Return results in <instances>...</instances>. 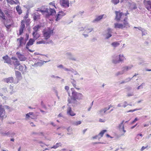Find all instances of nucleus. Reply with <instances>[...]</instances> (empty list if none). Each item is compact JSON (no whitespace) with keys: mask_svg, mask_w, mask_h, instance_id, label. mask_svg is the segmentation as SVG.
<instances>
[{"mask_svg":"<svg viewBox=\"0 0 151 151\" xmlns=\"http://www.w3.org/2000/svg\"><path fill=\"white\" fill-rule=\"evenodd\" d=\"M71 90L72 95L70 96V93H68V95L70 97L68 98V104H71L73 107H76L80 104V101L83 99V96L82 93L76 91L74 88H71Z\"/></svg>","mask_w":151,"mask_h":151,"instance_id":"1","label":"nucleus"},{"mask_svg":"<svg viewBox=\"0 0 151 151\" xmlns=\"http://www.w3.org/2000/svg\"><path fill=\"white\" fill-rule=\"evenodd\" d=\"M104 33L103 34V36L105 37V39H108L112 36V29L108 28L105 30Z\"/></svg>","mask_w":151,"mask_h":151,"instance_id":"2","label":"nucleus"},{"mask_svg":"<svg viewBox=\"0 0 151 151\" xmlns=\"http://www.w3.org/2000/svg\"><path fill=\"white\" fill-rule=\"evenodd\" d=\"M43 34L45 39L47 40L50 37L51 35L53 34V30L49 29L47 31H44Z\"/></svg>","mask_w":151,"mask_h":151,"instance_id":"3","label":"nucleus"},{"mask_svg":"<svg viewBox=\"0 0 151 151\" xmlns=\"http://www.w3.org/2000/svg\"><path fill=\"white\" fill-rule=\"evenodd\" d=\"M59 3L61 6L65 8H67L69 6V0H60Z\"/></svg>","mask_w":151,"mask_h":151,"instance_id":"4","label":"nucleus"},{"mask_svg":"<svg viewBox=\"0 0 151 151\" xmlns=\"http://www.w3.org/2000/svg\"><path fill=\"white\" fill-rule=\"evenodd\" d=\"M65 55L67 58L69 60L75 61H78L76 58L73 57V55L71 52H66Z\"/></svg>","mask_w":151,"mask_h":151,"instance_id":"5","label":"nucleus"},{"mask_svg":"<svg viewBox=\"0 0 151 151\" xmlns=\"http://www.w3.org/2000/svg\"><path fill=\"white\" fill-rule=\"evenodd\" d=\"M66 13H64L63 11H59L57 14L55 21H58L61 19L63 16L66 15Z\"/></svg>","mask_w":151,"mask_h":151,"instance_id":"6","label":"nucleus"},{"mask_svg":"<svg viewBox=\"0 0 151 151\" xmlns=\"http://www.w3.org/2000/svg\"><path fill=\"white\" fill-rule=\"evenodd\" d=\"M17 58L20 61H25L27 59V58L24 55L22 54L20 52H17L16 53Z\"/></svg>","mask_w":151,"mask_h":151,"instance_id":"7","label":"nucleus"},{"mask_svg":"<svg viewBox=\"0 0 151 151\" xmlns=\"http://www.w3.org/2000/svg\"><path fill=\"white\" fill-rule=\"evenodd\" d=\"M144 4L146 8L149 11H151V1H144Z\"/></svg>","mask_w":151,"mask_h":151,"instance_id":"8","label":"nucleus"},{"mask_svg":"<svg viewBox=\"0 0 151 151\" xmlns=\"http://www.w3.org/2000/svg\"><path fill=\"white\" fill-rule=\"evenodd\" d=\"M106 131V130L104 129L102 130L98 135L93 137L92 138L93 139L98 138L99 140V139L103 136L104 134Z\"/></svg>","mask_w":151,"mask_h":151,"instance_id":"9","label":"nucleus"},{"mask_svg":"<svg viewBox=\"0 0 151 151\" xmlns=\"http://www.w3.org/2000/svg\"><path fill=\"white\" fill-rule=\"evenodd\" d=\"M1 134L3 136H9L11 137H13L15 135V133L14 132H12L11 131H9L7 132H1Z\"/></svg>","mask_w":151,"mask_h":151,"instance_id":"10","label":"nucleus"},{"mask_svg":"<svg viewBox=\"0 0 151 151\" xmlns=\"http://www.w3.org/2000/svg\"><path fill=\"white\" fill-rule=\"evenodd\" d=\"M69 104H68V107L67 109V114L68 115H70L71 116H75L76 115V114L73 111L70 106H69Z\"/></svg>","mask_w":151,"mask_h":151,"instance_id":"11","label":"nucleus"},{"mask_svg":"<svg viewBox=\"0 0 151 151\" xmlns=\"http://www.w3.org/2000/svg\"><path fill=\"white\" fill-rule=\"evenodd\" d=\"M115 12L116 15L115 19L117 21L119 22L122 16L124 14L122 12H120L118 11H115Z\"/></svg>","mask_w":151,"mask_h":151,"instance_id":"12","label":"nucleus"},{"mask_svg":"<svg viewBox=\"0 0 151 151\" xmlns=\"http://www.w3.org/2000/svg\"><path fill=\"white\" fill-rule=\"evenodd\" d=\"M124 122V120L122 121L119 124L117 127L120 131H122L124 132V133H125L126 132V130L124 129V125L123 124Z\"/></svg>","mask_w":151,"mask_h":151,"instance_id":"13","label":"nucleus"},{"mask_svg":"<svg viewBox=\"0 0 151 151\" xmlns=\"http://www.w3.org/2000/svg\"><path fill=\"white\" fill-rule=\"evenodd\" d=\"M17 41H19V45L18 46L19 47L23 46V45H25L26 42H24V38L22 37H20L19 38L17 39Z\"/></svg>","mask_w":151,"mask_h":151,"instance_id":"14","label":"nucleus"},{"mask_svg":"<svg viewBox=\"0 0 151 151\" xmlns=\"http://www.w3.org/2000/svg\"><path fill=\"white\" fill-rule=\"evenodd\" d=\"M112 62L114 64H116L119 63L118 55H113L112 56Z\"/></svg>","mask_w":151,"mask_h":151,"instance_id":"15","label":"nucleus"},{"mask_svg":"<svg viewBox=\"0 0 151 151\" xmlns=\"http://www.w3.org/2000/svg\"><path fill=\"white\" fill-rule=\"evenodd\" d=\"M2 58L4 60V63H7L10 65H12L11 59L8 55L3 56Z\"/></svg>","mask_w":151,"mask_h":151,"instance_id":"16","label":"nucleus"},{"mask_svg":"<svg viewBox=\"0 0 151 151\" xmlns=\"http://www.w3.org/2000/svg\"><path fill=\"white\" fill-rule=\"evenodd\" d=\"M20 71H22L23 73L26 72L27 70V68L24 64L23 65H20L19 66L18 69Z\"/></svg>","mask_w":151,"mask_h":151,"instance_id":"17","label":"nucleus"},{"mask_svg":"<svg viewBox=\"0 0 151 151\" xmlns=\"http://www.w3.org/2000/svg\"><path fill=\"white\" fill-rule=\"evenodd\" d=\"M123 25L124 28H128L130 27V25L127 21V18L126 17L123 20Z\"/></svg>","mask_w":151,"mask_h":151,"instance_id":"18","label":"nucleus"},{"mask_svg":"<svg viewBox=\"0 0 151 151\" xmlns=\"http://www.w3.org/2000/svg\"><path fill=\"white\" fill-rule=\"evenodd\" d=\"M35 41V40H34L33 39H30L26 45V49H28V47L33 45Z\"/></svg>","mask_w":151,"mask_h":151,"instance_id":"19","label":"nucleus"},{"mask_svg":"<svg viewBox=\"0 0 151 151\" xmlns=\"http://www.w3.org/2000/svg\"><path fill=\"white\" fill-rule=\"evenodd\" d=\"M14 79L12 77H9L4 79L3 81L6 83H12L14 82Z\"/></svg>","mask_w":151,"mask_h":151,"instance_id":"20","label":"nucleus"},{"mask_svg":"<svg viewBox=\"0 0 151 151\" xmlns=\"http://www.w3.org/2000/svg\"><path fill=\"white\" fill-rule=\"evenodd\" d=\"M5 111L3 106H0V117H3L5 114Z\"/></svg>","mask_w":151,"mask_h":151,"instance_id":"21","label":"nucleus"},{"mask_svg":"<svg viewBox=\"0 0 151 151\" xmlns=\"http://www.w3.org/2000/svg\"><path fill=\"white\" fill-rule=\"evenodd\" d=\"M133 67L132 65L126 66L122 68V71L124 73V72L130 70Z\"/></svg>","mask_w":151,"mask_h":151,"instance_id":"22","label":"nucleus"},{"mask_svg":"<svg viewBox=\"0 0 151 151\" xmlns=\"http://www.w3.org/2000/svg\"><path fill=\"white\" fill-rule=\"evenodd\" d=\"M15 76L18 80L19 81L22 79L21 73L19 71H15Z\"/></svg>","mask_w":151,"mask_h":151,"instance_id":"23","label":"nucleus"},{"mask_svg":"<svg viewBox=\"0 0 151 151\" xmlns=\"http://www.w3.org/2000/svg\"><path fill=\"white\" fill-rule=\"evenodd\" d=\"M48 11L49 9L45 6H42L41 9L39 10V11L41 12L42 13H47V12H48Z\"/></svg>","mask_w":151,"mask_h":151,"instance_id":"24","label":"nucleus"},{"mask_svg":"<svg viewBox=\"0 0 151 151\" xmlns=\"http://www.w3.org/2000/svg\"><path fill=\"white\" fill-rule=\"evenodd\" d=\"M56 12L54 9H49L48 12L47 13L49 16L53 15L55 14Z\"/></svg>","mask_w":151,"mask_h":151,"instance_id":"25","label":"nucleus"},{"mask_svg":"<svg viewBox=\"0 0 151 151\" xmlns=\"http://www.w3.org/2000/svg\"><path fill=\"white\" fill-rule=\"evenodd\" d=\"M119 63L124 62V60L126 59L125 57L123 54H120L118 55Z\"/></svg>","mask_w":151,"mask_h":151,"instance_id":"26","label":"nucleus"},{"mask_svg":"<svg viewBox=\"0 0 151 151\" xmlns=\"http://www.w3.org/2000/svg\"><path fill=\"white\" fill-rule=\"evenodd\" d=\"M114 28L116 29L119 28L123 29L124 28L122 24H119L116 23L114 24Z\"/></svg>","mask_w":151,"mask_h":151,"instance_id":"27","label":"nucleus"},{"mask_svg":"<svg viewBox=\"0 0 151 151\" xmlns=\"http://www.w3.org/2000/svg\"><path fill=\"white\" fill-rule=\"evenodd\" d=\"M104 15L97 16L96 18L92 21V22L95 23L99 21L103 18Z\"/></svg>","mask_w":151,"mask_h":151,"instance_id":"28","label":"nucleus"},{"mask_svg":"<svg viewBox=\"0 0 151 151\" xmlns=\"http://www.w3.org/2000/svg\"><path fill=\"white\" fill-rule=\"evenodd\" d=\"M34 20L35 21H37L40 19V15L37 12L34 13L33 16Z\"/></svg>","mask_w":151,"mask_h":151,"instance_id":"29","label":"nucleus"},{"mask_svg":"<svg viewBox=\"0 0 151 151\" xmlns=\"http://www.w3.org/2000/svg\"><path fill=\"white\" fill-rule=\"evenodd\" d=\"M13 63L14 65V69H17V67L19 66L20 65V63H19V61L17 60H16L15 61H13Z\"/></svg>","mask_w":151,"mask_h":151,"instance_id":"30","label":"nucleus"},{"mask_svg":"<svg viewBox=\"0 0 151 151\" xmlns=\"http://www.w3.org/2000/svg\"><path fill=\"white\" fill-rule=\"evenodd\" d=\"M32 35L33 37V39L35 40L37 39L40 37V35L37 33V32H36L35 33V32H33L32 33Z\"/></svg>","mask_w":151,"mask_h":151,"instance_id":"31","label":"nucleus"},{"mask_svg":"<svg viewBox=\"0 0 151 151\" xmlns=\"http://www.w3.org/2000/svg\"><path fill=\"white\" fill-rule=\"evenodd\" d=\"M25 27V24H21L20 26V28L19 29V34L21 35L23 32V29Z\"/></svg>","mask_w":151,"mask_h":151,"instance_id":"32","label":"nucleus"},{"mask_svg":"<svg viewBox=\"0 0 151 151\" xmlns=\"http://www.w3.org/2000/svg\"><path fill=\"white\" fill-rule=\"evenodd\" d=\"M81 121H72L71 122V123L72 125L76 126L80 124L81 123Z\"/></svg>","mask_w":151,"mask_h":151,"instance_id":"33","label":"nucleus"},{"mask_svg":"<svg viewBox=\"0 0 151 151\" xmlns=\"http://www.w3.org/2000/svg\"><path fill=\"white\" fill-rule=\"evenodd\" d=\"M16 9L19 14L20 15L22 13L21 7L19 6H17L16 7Z\"/></svg>","mask_w":151,"mask_h":151,"instance_id":"34","label":"nucleus"},{"mask_svg":"<svg viewBox=\"0 0 151 151\" xmlns=\"http://www.w3.org/2000/svg\"><path fill=\"white\" fill-rule=\"evenodd\" d=\"M43 64V63L41 62H38L37 63H35L34 64H32V66L34 67H36L39 66H41Z\"/></svg>","mask_w":151,"mask_h":151,"instance_id":"35","label":"nucleus"},{"mask_svg":"<svg viewBox=\"0 0 151 151\" xmlns=\"http://www.w3.org/2000/svg\"><path fill=\"white\" fill-rule=\"evenodd\" d=\"M40 27L41 26L39 25L35 26L33 27V29L34 30V31L33 32H35V33L37 32L38 31V29H40Z\"/></svg>","mask_w":151,"mask_h":151,"instance_id":"36","label":"nucleus"},{"mask_svg":"<svg viewBox=\"0 0 151 151\" xmlns=\"http://www.w3.org/2000/svg\"><path fill=\"white\" fill-rule=\"evenodd\" d=\"M93 30V29L92 27H88L85 29V31L88 34L92 32Z\"/></svg>","mask_w":151,"mask_h":151,"instance_id":"37","label":"nucleus"},{"mask_svg":"<svg viewBox=\"0 0 151 151\" xmlns=\"http://www.w3.org/2000/svg\"><path fill=\"white\" fill-rule=\"evenodd\" d=\"M70 79V82L72 84L73 86L74 87H76V81L72 78H71Z\"/></svg>","mask_w":151,"mask_h":151,"instance_id":"38","label":"nucleus"},{"mask_svg":"<svg viewBox=\"0 0 151 151\" xmlns=\"http://www.w3.org/2000/svg\"><path fill=\"white\" fill-rule=\"evenodd\" d=\"M0 12V17L3 20H5V17L3 12L2 11Z\"/></svg>","mask_w":151,"mask_h":151,"instance_id":"39","label":"nucleus"},{"mask_svg":"<svg viewBox=\"0 0 151 151\" xmlns=\"http://www.w3.org/2000/svg\"><path fill=\"white\" fill-rule=\"evenodd\" d=\"M119 45V43L117 42H114L111 44V45L114 47H116Z\"/></svg>","mask_w":151,"mask_h":151,"instance_id":"40","label":"nucleus"},{"mask_svg":"<svg viewBox=\"0 0 151 151\" xmlns=\"http://www.w3.org/2000/svg\"><path fill=\"white\" fill-rule=\"evenodd\" d=\"M139 62L138 63L139 65H142V64L143 63H145V62L144 60L142 58H139Z\"/></svg>","mask_w":151,"mask_h":151,"instance_id":"41","label":"nucleus"},{"mask_svg":"<svg viewBox=\"0 0 151 151\" xmlns=\"http://www.w3.org/2000/svg\"><path fill=\"white\" fill-rule=\"evenodd\" d=\"M61 143L60 142L57 143L56 145H54L53 147H51V148H54L56 149L57 147H58L60 144Z\"/></svg>","mask_w":151,"mask_h":151,"instance_id":"42","label":"nucleus"},{"mask_svg":"<svg viewBox=\"0 0 151 151\" xmlns=\"http://www.w3.org/2000/svg\"><path fill=\"white\" fill-rule=\"evenodd\" d=\"M107 111L106 109V108H105L104 109H102L100 110V111H99V112L101 114L103 112H104V113H105L106 111Z\"/></svg>","mask_w":151,"mask_h":151,"instance_id":"43","label":"nucleus"},{"mask_svg":"<svg viewBox=\"0 0 151 151\" xmlns=\"http://www.w3.org/2000/svg\"><path fill=\"white\" fill-rule=\"evenodd\" d=\"M119 0H111V2L114 5L117 4L119 2Z\"/></svg>","mask_w":151,"mask_h":151,"instance_id":"44","label":"nucleus"},{"mask_svg":"<svg viewBox=\"0 0 151 151\" xmlns=\"http://www.w3.org/2000/svg\"><path fill=\"white\" fill-rule=\"evenodd\" d=\"M123 74H124L123 73V72L122 70V71H118L115 74V76H118L119 75H122Z\"/></svg>","mask_w":151,"mask_h":151,"instance_id":"45","label":"nucleus"},{"mask_svg":"<svg viewBox=\"0 0 151 151\" xmlns=\"http://www.w3.org/2000/svg\"><path fill=\"white\" fill-rule=\"evenodd\" d=\"M141 32L142 36L145 35L147 34L146 30L144 29H143Z\"/></svg>","mask_w":151,"mask_h":151,"instance_id":"46","label":"nucleus"},{"mask_svg":"<svg viewBox=\"0 0 151 151\" xmlns=\"http://www.w3.org/2000/svg\"><path fill=\"white\" fill-rule=\"evenodd\" d=\"M45 41L44 40H42L38 42H36V44H39L42 43L45 44Z\"/></svg>","mask_w":151,"mask_h":151,"instance_id":"47","label":"nucleus"},{"mask_svg":"<svg viewBox=\"0 0 151 151\" xmlns=\"http://www.w3.org/2000/svg\"><path fill=\"white\" fill-rule=\"evenodd\" d=\"M64 70L65 71H71L72 72V71H73V68L69 69L68 68H64Z\"/></svg>","mask_w":151,"mask_h":151,"instance_id":"48","label":"nucleus"},{"mask_svg":"<svg viewBox=\"0 0 151 151\" xmlns=\"http://www.w3.org/2000/svg\"><path fill=\"white\" fill-rule=\"evenodd\" d=\"M41 105L44 108L45 110L47 109V108L46 106L44 104L43 102L42 101L41 102Z\"/></svg>","mask_w":151,"mask_h":151,"instance_id":"49","label":"nucleus"},{"mask_svg":"<svg viewBox=\"0 0 151 151\" xmlns=\"http://www.w3.org/2000/svg\"><path fill=\"white\" fill-rule=\"evenodd\" d=\"M137 8V7L136 5V4H133L132 6V10H133L134 9H135Z\"/></svg>","mask_w":151,"mask_h":151,"instance_id":"50","label":"nucleus"},{"mask_svg":"<svg viewBox=\"0 0 151 151\" xmlns=\"http://www.w3.org/2000/svg\"><path fill=\"white\" fill-rule=\"evenodd\" d=\"M30 19H28L26 20L25 22L26 23V25H27V26L29 24L30 22Z\"/></svg>","mask_w":151,"mask_h":151,"instance_id":"51","label":"nucleus"},{"mask_svg":"<svg viewBox=\"0 0 151 151\" xmlns=\"http://www.w3.org/2000/svg\"><path fill=\"white\" fill-rule=\"evenodd\" d=\"M2 90L5 93H6L8 92L6 87L3 88H2Z\"/></svg>","mask_w":151,"mask_h":151,"instance_id":"52","label":"nucleus"},{"mask_svg":"<svg viewBox=\"0 0 151 151\" xmlns=\"http://www.w3.org/2000/svg\"><path fill=\"white\" fill-rule=\"evenodd\" d=\"M26 38L25 39V40L26 42L28 40L29 38V35L27 34L26 33L25 35Z\"/></svg>","mask_w":151,"mask_h":151,"instance_id":"53","label":"nucleus"},{"mask_svg":"<svg viewBox=\"0 0 151 151\" xmlns=\"http://www.w3.org/2000/svg\"><path fill=\"white\" fill-rule=\"evenodd\" d=\"M132 79V78H127L126 79H125V81H126V82L127 83V82H128L129 81H130Z\"/></svg>","mask_w":151,"mask_h":151,"instance_id":"54","label":"nucleus"},{"mask_svg":"<svg viewBox=\"0 0 151 151\" xmlns=\"http://www.w3.org/2000/svg\"><path fill=\"white\" fill-rule=\"evenodd\" d=\"M134 28H137L139 30L141 31H142V30L143 29V28H142L141 27H134Z\"/></svg>","mask_w":151,"mask_h":151,"instance_id":"55","label":"nucleus"},{"mask_svg":"<svg viewBox=\"0 0 151 151\" xmlns=\"http://www.w3.org/2000/svg\"><path fill=\"white\" fill-rule=\"evenodd\" d=\"M128 105V104H127V103L126 101H124V104L123 105V106L124 108H125Z\"/></svg>","mask_w":151,"mask_h":151,"instance_id":"56","label":"nucleus"},{"mask_svg":"<svg viewBox=\"0 0 151 151\" xmlns=\"http://www.w3.org/2000/svg\"><path fill=\"white\" fill-rule=\"evenodd\" d=\"M16 1H14L13 0H12V1L15 4H17L18 3H19V2L18 0H15Z\"/></svg>","mask_w":151,"mask_h":151,"instance_id":"57","label":"nucleus"},{"mask_svg":"<svg viewBox=\"0 0 151 151\" xmlns=\"http://www.w3.org/2000/svg\"><path fill=\"white\" fill-rule=\"evenodd\" d=\"M72 72L73 73H74L75 75H76L78 74V73L77 72V71L75 70H74L73 69V71H72Z\"/></svg>","mask_w":151,"mask_h":151,"instance_id":"58","label":"nucleus"},{"mask_svg":"<svg viewBox=\"0 0 151 151\" xmlns=\"http://www.w3.org/2000/svg\"><path fill=\"white\" fill-rule=\"evenodd\" d=\"M79 30L80 31H83L84 30V28L83 27H81L78 28Z\"/></svg>","mask_w":151,"mask_h":151,"instance_id":"59","label":"nucleus"},{"mask_svg":"<svg viewBox=\"0 0 151 151\" xmlns=\"http://www.w3.org/2000/svg\"><path fill=\"white\" fill-rule=\"evenodd\" d=\"M50 5H52L53 6H54L55 8H56V7H55V3H54V2H50L49 4Z\"/></svg>","mask_w":151,"mask_h":151,"instance_id":"60","label":"nucleus"},{"mask_svg":"<svg viewBox=\"0 0 151 151\" xmlns=\"http://www.w3.org/2000/svg\"><path fill=\"white\" fill-rule=\"evenodd\" d=\"M5 14L7 16H9L10 15L9 12L8 11H6L5 12Z\"/></svg>","mask_w":151,"mask_h":151,"instance_id":"61","label":"nucleus"},{"mask_svg":"<svg viewBox=\"0 0 151 151\" xmlns=\"http://www.w3.org/2000/svg\"><path fill=\"white\" fill-rule=\"evenodd\" d=\"M138 120V119L137 118H136L134 119L132 122L131 123L132 124H133L134 123H135L136 121H137Z\"/></svg>","mask_w":151,"mask_h":151,"instance_id":"62","label":"nucleus"},{"mask_svg":"<svg viewBox=\"0 0 151 151\" xmlns=\"http://www.w3.org/2000/svg\"><path fill=\"white\" fill-rule=\"evenodd\" d=\"M58 68H63L64 69V68H65L63 67V65L61 64V65H59L58 66Z\"/></svg>","mask_w":151,"mask_h":151,"instance_id":"63","label":"nucleus"},{"mask_svg":"<svg viewBox=\"0 0 151 151\" xmlns=\"http://www.w3.org/2000/svg\"><path fill=\"white\" fill-rule=\"evenodd\" d=\"M148 147V146H147L146 147H144V146H142L141 149V151H143V150H144L146 148Z\"/></svg>","mask_w":151,"mask_h":151,"instance_id":"64","label":"nucleus"}]
</instances>
